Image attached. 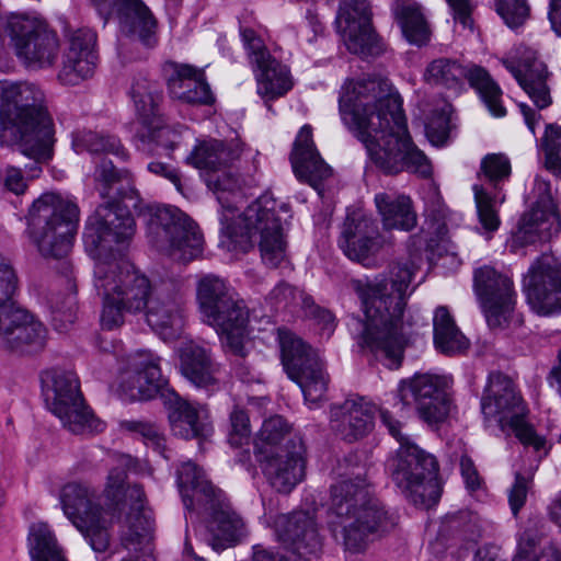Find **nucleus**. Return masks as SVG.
<instances>
[{
  "instance_id": "21",
  "label": "nucleus",
  "mask_w": 561,
  "mask_h": 561,
  "mask_svg": "<svg viewBox=\"0 0 561 561\" xmlns=\"http://www.w3.org/2000/svg\"><path fill=\"white\" fill-rule=\"evenodd\" d=\"M531 309L541 316L561 311V263L551 254H542L525 278Z\"/></svg>"
},
{
  "instance_id": "18",
  "label": "nucleus",
  "mask_w": 561,
  "mask_h": 561,
  "mask_svg": "<svg viewBox=\"0 0 561 561\" xmlns=\"http://www.w3.org/2000/svg\"><path fill=\"white\" fill-rule=\"evenodd\" d=\"M391 239L380 233L377 221L360 209L348 211L342 225L339 245L352 261L369 265L370 259Z\"/></svg>"
},
{
  "instance_id": "6",
  "label": "nucleus",
  "mask_w": 561,
  "mask_h": 561,
  "mask_svg": "<svg viewBox=\"0 0 561 561\" xmlns=\"http://www.w3.org/2000/svg\"><path fill=\"white\" fill-rule=\"evenodd\" d=\"M55 130L44 91L27 81H0V144L20 146L34 162L27 175L38 176L41 163L53 157Z\"/></svg>"
},
{
  "instance_id": "16",
  "label": "nucleus",
  "mask_w": 561,
  "mask_h": 561,
  "mask_svg": "<svg viewBox=\"0 0 561 561\" xmlns=\"http://www.w3.org/2000/svg\"><path fill=\"white\" fill-rule=\"evenodd\" d=\"M448 380L434 374H415L400 381L397 397L401 409L415 405L419 416L428 424L443 422L450 410Z\"/></svg>"
},
{
  "instance_id": "45",
  "label": "nucleus",
  "mask_w": 561,
  "mask_h": 561,
  "mask_svg": "<svg viewBox=\"0 0 561 561\" xmlns=\"http://www.w3.org/2000/svg\"><path fill=\"white\" fill-rule=\"evenodd\" d=\"M473 193L479 224L490 239L491 234L495 232L501 225L496 206L504 203L505 196L497 194L492 195L488 188L480 184L473 185Z\"/></svg>"
},
{
  "instance_id": "13",
  "label": "nucleus",
  "mask_w": 561,
  "mask_h": 561,
  "mask_svg": "<svg viewBox=\"0 0 561 561\" xmlns=\"http://www.w3.org/2000/svg\"><path fill=\"white\" fill-rule=\"evenodd\" d=\"M282 362L288 377L310 403L325 399L330 376L318 353L300 337L286 333L280 337Z\"/></svg>"
},
{
  "instance_id": "61",
  "label": "nucleus",
  "mask_w": 561,
  "mask_h": 561,
  "mask_svg": "<svg viewBox=\"0 0 561 561\" xmlns=\"http://www.w3.org/2000/svg\"><path fill=\"white\" fill-rule=\"evenodd\" d=\"M445 524L450 530L461 534H472L476 527V516L468 511H460L445 518Z\"/></svg>"
},
{
  "instance_id": "60",
  "label": "nucleus",
  "mask_w": 561,
  "mask_h": 561,
  "mask_svg": "<svg viewBox=\"0 0 561 561\" xmlns=\"http://www.w3.org/2000/svg\"><path fill=\"white\" fill-rule=\"evenodd\" d=\"M1 181L7 191L15 195L23 194L27 188V178L22 170L16 167L8 165L1 173Z\"/></svg>"
},
{
  "instance_id": "11",
  "label": "nucleus",
  "mask_w": 561,
  "mask_h": 561,
  "mask_svg": "<svg viewBox=\"0 0 561 561\" xmlns=\"http://www.w3.org/2000/svg\"><path fill=\"white\" fill-rule=\"evenodd\" d=\"M47 376L50 380L45 393L47 407L69 432L85 435L104 430V423L85 404L75 373L53 370Z\"/></svg>"
},
{
  "instance_id": "17",
  "label": "nucleus",
  "mask_w": 561,
  "mask_h": 561,
  "mask_svg": "<svg viewBox=\"0 0 561 561\" xmlns=\"http://www.w3.org/2000/svg\"><path fill=\"white\" fill-rule=\"evenodd\" d=\"M424 78L428 83L442 84L447 88H455L463 79H468L470 85L479 92L484 104L494 116L501 117L506 113L502 105L500 87L481 67L466 69L457 60L439 58L427 66Z\"/></svg>"
},
{
  "instance_id": "3",
  "label": "nucleus",
  "mask_w": 561,
  "mask_h": 561,
  "mask_svg": "<svg viewBox=\"0 0 561 561\" xmlns=\"http://www.w3.org/2000/svg\"><path fill=\"white\" fill-rule=\"evenodd\" d=\"M205 182L221 206V244L230 252L247 253L259 238L263 263L268 267H277L286 259L283 221L286 220L284 216L289 217V207L278 203L272 195L264 194L236 218V203L245 195L247 188L253 186L254 180L222 169L209 173Z\"/></svg>"
},
{
  "instance_id": "40",
  "label": "nucleus",
  "mask_w": 561,
  "mask_h": 561,
  "mask_svg": "<svg viewBox=\"0 0 561 561\" xmlns=\"http://www.w3.org/2000/svg\"><path fill=\"white\" fill-rule=\"evenodd\" d=\"M130 96L141 125L161 116L159 106L162 101V89L157 81L146 77L136 78L130 89Z\"/></svg>"
},
{
  "instance_id": "48",
  "label": "nucleus",
  "mask_w": 561,
  "mask_h": 561,
  "mask_svg": "<svg viewBox=\"0 0 561 561\" xmlns=\"http://www.w3.org/2000/svg\"><path fill=\"white\" fill-rule=\"evenodd\" d=\"M141 138L165 150H173L181 139V135L175 129L164 124L162 116L151 119L150 123L142 124Z\"/></svg>"
},
{
  "instance_id": "27",
  "label": "nucleus",
  "mask_w": 561,
  "mask_h": 561,
  "mask_svg": "<svg viewBox=\"0 0 561 561\" xmlns=\"http://www.w3.org/2000/svg\"><path fill=\"white\" fill-rule=\"evenodd\" d=\"M96 62L95 32L88 27L78 28L69 35L68 49L58 79L64 84L76 85L93 76Z\"/></svg>"
},
{
  "instance_id": "55",
  "label": "nucleus",
  "mask_w": 561,
  "mask_h": 561,
  "mask_svg": "<svg viewBox=\"0 0 561 561\" xmlns=\"http://www.w3.org/2000/svg\"><path fill=\"white\" fill-rule=\"evenodd\" d=\"M496 11L511 28L524 24L529 15L526 0H496Z\"/></svg>"
},
{
  "instance_id": "9",
  "label": "nucleus",
  "mask_w": 561,
  "mask_h": 561,
  "mask_svg": "<svg viewBox=\"0 0 561 561\" xmlns=\"http://www.w3.org/2000/svg\"><path fill=\"white\" fill-rule=\"evenodd\" d=\"M79 207L56 193L41 195L28 211V229L45 257L62 259L72 245L78 229Z\"/></svg>"
},
{
  "instance_id": "57",
  "label": "nucleus",
  "mask_w": 561,
  "mask_h": 561,
  "mask_svg": "<svg viewBox=\"0 0 561 561\" xmlns=\"http://www.w3.org/2000/svg\"><path fill=\"white\" fill-rule=\"evenodd\" d=\"M229 443L231 446H241L250 438V420L244 410L234 408L230 413Z\"/></svg>"
},
{
  "instance_id": "24",
  "label": "nucleus",
  "mask_w": 561,
  "mask_h": 561,
  "mask_svg": "<svg viewBox=\"0 0 561 561\" xmlns=\"http://www.w3.org/2000/svg\"><path fill=\"white\" fill-rule=\"evenodd\" d=\"M305 448L300 437L288 439L285 447L261 457L264 473L277 492L289 493L305 477Z\"/></svg>"
},
{
  "instance_id": "58",
  "label": "nucleus",
  "mask_w": 561,
  "mask_h": 561,
  "mask_svg": "<svg viewBox=\"0 0 561 561\" xmlns=\"http://www.w3.org/2000/svg\"><path fill=\"white\" fill-rule=\"evenodd\" d=\"M530 483V478L519 472L515 473V481L508 492V502L514 516H516L525 505Z\"/></svg>"
},
{
  "instance_id": "46",
  "label": "nucleus",
  "mask_w": 561,
  "mask_h": 561,
  "mask_svg": "<svg viewBox=\"0 0 561 561\" xmlns=\"http://www.w3.org/2000/svg\"><path fill=\"white\" fill-rule=\"evenodd\" d=\"M66 283L69 293L56 294L49 300L53 323L60 332L68 330L77 318L76 284L68 276Z\"/></svg>"
},
{
  "instance_id": "31",
  "label": "nucleus",
  "mask_w": 561,
  "mask_h": 561,
  "mask_svg": "<svg viewBox=\"0 0 561 561\" xmlns=\"http://www.w3.org/2000/svg\"><path fill=\"white\" fill-rule=\"evenodd\" d=\"M219 499L208 504L214 511L205 528V541L220 552L240 542L247 536L245 524L229 506H219Z\"/></svg>"
},
{
  "instance_id": "7",
  "label": "nucleus",
  "mask_w": 561,
  "mask_h": 561,
  "mask_svg": "<svg viewBox=\"0 0 561 561\" xmlns=\"http://www.w3.org/2000/svg\"><path fill=\"white\" fill-rule=\"evenodd\" d=\"M329 528L345 550L359 553L397 522L362 472L341 476L330 488Z\"/></svg>"
},
{
  "instance_id": "29",
  "label": "nucleus",
  "mask_w": 561,
  "mask_h": 561,
  "mask_svg": "<svg viewBox=\"0 0 561 561\" xmlns=\"http://www.w3.org/2000/svg\"><path fill=\"white\" fill-rule=\"evenodd\" d=\"M375 411L376 408L363 398L346 399L331 407V430L343 440H358L373 430Z\"/></svg>"
},
{
  "instance_id": "52",
  "label": "nucleus",
  "mask_w": 561,
  "mask_h": 561,
  "mask_svg": "<svg viewBox=\"0 0 561 561\" xmlns=\"http://www.w3.org/2000/svg\"><path fill=\"white\" fill-rule=\"evenodd\" d=\"M513 561H561V551L553 545L541 547L533 539L522 540Z\"/></svg>"
},
{
  "instance_id": "35",
  "label": "nucleus",
  "mask_w": 561,
  "mask_h": 561,
  "mask_svg": "<svg viewBox=\"0 0 561 561\" xmlns=\"http://www.w3.org/2000/svg\"><path fill=\"white\" fill-rule=\"evenodd\" d=\"M169 420L173 433L185 439L205 438L211 433L206 408L179 397H175L171 405Z\"/></svg>"
},
{
  "instance_id": "12",
  "label": "nucleus",
  "mask_w": 561,
  "mask_h": 561,
  "mask_svg": "<svg viewBox=\"0 0 561 561\" xmlns=\"http://www.w3.org/2000/svg\"><path fill=\"white\" fill-rule=\"evenodd\" d=\"M7 33L21 62L28 69L51 68L60 51L56 32L36 18L12 14L7 22Z\"/></svg>"
},
{
  "instance_id": "2",
  "label": "nucleus",
  "mask_w": 561,
  "mask_h": 561,
  "mask_svg": "<svg viewBox=\"0 0 561 561\" xmlns=\"http://www.w3.org/2000/svg\"><path fill=\"white\" fill-rule=\"evenodd\" d=\"M340 112L344 124L381 171L431 174L430 161L408 133L401 98L387 80L368 78L353 83L340 98Z\"/></svg>"
},
{
  "instance_id": "63",
  "label": "nucleus",
  "mask_w": 561,
  "mask_h": 561,
  "mask_svg": "<svg viewBox=\"0 0 561 561\" xmlns=\"http://www.w3.org/2000/svg\"><path fill=\"white\" fill-rule=\"evenodd\" d=\"M453 10L454 19L463 28L472 30V5L469 0H446Z\"/></svg>"
},
{
  "instance_id": "56",
  "label": "nucleus",
  "mask_w": 561,
  "mask_h": 561,
  "mask_svg": "<svg viewBox=\"0 0 561 561\" xmlns=\"http://www.w3.org/2000/svg\"><path fill=\"white\" fill-rule=\"evenodd\" d=\"M242 41L248 51L250 62L257 67L268 59H273L266 49L261 37L256 36L255 32L251 28H243L241 31Z\"/></svg>"
},
{
  "instance_id": "44",
  "label": "nucleus",
  "mask_w": 561,
  "mask_h": 561,
  "mask_svg": "<svg viewBox=\"0 0 561 561\" xmlns=\"http://www.w3.org/2000/svg\"><path fill=\"white\" fill-rule=\"evenodd\" d=\"M290 430L288 422L280 415L266 419L255 437V451L263 457L274 454L279 447H285L288 439L295 437L291 436Z\"/></svg>"
},
{
  "instance_id": "32",
  "label": "nucleus",
  "mask_w": 561,
  "mask_h": 561,
  "mask_svg": "<svg viewBox=\"0 0 561 561\" xmlns=\"http://www.w3.org/2000/svg\"><path fill=\"white\" fill-rule=\"evenodd\" d=\"M180 368L195 387L211 392L219 389V366L213 360L208 348L193 342L185 344L180 353Z\"/></svg>"
},
{
  "instance_id": "34",
  "label": "nucleus",
  "mask_w": 561,
  "mask_h": 561,
  "mask_svg": "<svg viewBox=\"0 0 561 561\" xmlns=\"http://www.w3.org/2000/svg\"><path fill=\"white\" fill-rule=\"evenodd\" d=\"M242 147L239 141L226 142L219 139L198 141L186 161L202 171L204 179L209 173L227 169L241 156Z\"/></svg>"
},
{
  "instance_id": "19",
  "label": "nucleus",
  "mask_w": 561,
  "mask_h": 561,
  "mask_svg": "<svg viewBox=\"0 0 561 561\" xmlns=\"http://www.w3.org/2000/svg\"><path fill=\"white\" fill-rule=\"evenodd\" d=\"M550 184L540 179L535 180L536 202L529 211L525 213L513 236L512 247H526L547 241L561 225L557 206L553 203Z\"/></svg>"
},
{
  "instance_id": "43",
  "label": "nucleus",
  "mask_w": 561,
  "mask_h": 561,
  "mask_svg": "<svg viewBox=\"0 0 561 561\" xmlns=\"http://www.w3.org/2000/svg\"><path fill=\"white\" fill-rule=\"evenodd\" d=\"M342 36L347 50L362 58L378 56L383 50L373 24H353L343 27Z\"/></svg>"
},
{
  "instance_id": "30",
  "label": "nucleus",
  "mask_w": 561,
  "mask_h": 561,
  "mask_svg": "<svg viewBox=\"0 0 561 561\" xmlns=\"http://www.w3.org/2000/svg\"><path fill=\"white\" fill-rule=\"evenodd\" d=\"M295 175L320 192L323 181L332 175V169L323 161L312 140V128L305 125L299 130L290 154Z\"/></svg>"
},
{
  "instance_id": "62",
  "label": "nucleus",
  "mask_w": 561,
  "mask_h": 561,
  "mask_svg": "<svg viewBox=\"0 0 561 561\" xmlns=\"http://www.w3.org/2000/svg\"><path fill=\"white\" fill-rule=\"evenodd\" d=\"M18 277L9 259L0 254V293H15Z\"/></svg>"
},
{
  "instance_id": "51",
  "label": "nucleus",
  "mask_w": 561,
  "mask_h": 561,
  "mask_svg": "<svg viewBox=\"0 0 561 561\" xmlns=\"http://www.w3.org/2000/svg\"><path fill=\"white\" fill-rule=\"evenodd\" d=\"M371 8L367 0H342L337 21L348 27L353 24H371Z\"/></svg>"
},
{
  "instance_id": "59",
  "label": "nucleus",
  "mask_w": 561,
  "mask_h": 561,
  "mask_svg": "<svg viewBox=\"0 0 561 561\" xmlns=\"http://www.w3.org/2000/svg\"><path fill=\"white\" fill-rule=\"evenodd\" d=\"M305 316L317 321L321 325V330L330 335L334 330V316L325 309L317 306L312 298L305 300Z\"/></svg>"
},
{
  "instance_id": "20",
  "label": "nucleus",
  "mask_w": 561,
  "mask_h": 561,
  "mask_svg": "<svg viewBox=\"0 0 561 561\" xmlns=\"http://www.w3.org/2000/svg\"><path fill=\"white\" fill-rule=\"evenodd\" d=\"M474 290L489 327L501 328L508 322L515 306V291L510 277L493 267H481L474 272Z\"/></svg>"
},
{
  "instance_id": "54",
  "label": "nucleus",
  "mask_w": 561,
  "mask_h": 561,
  "mask_svg": "<svg viewBox=\"0 0 561 561\" xmlns=\"http://www.w3.org/2000/svg\"><path fill=\"white\" fill-rule=\"evenodd\" d=\"M449 105H444L440 111H435L426 124V136L435 146L444 145L450 133Z\"/></svg>"
},
{
  "instance_id": "5",
  "label": "nucleus",
  "mask_w": 561,
  "mask_h": 561,
  "mask_svg": "<svg viewBox=\"0 0 561 561\" xmlns=\"http://www.w3.org/2000/svg\"><path fill=\"white\" fill-rule=\"evenodd\" d=\"M419 261L420 257L413 255L407 262H397L383 278L357 287L365 314L363 322L357 321L362 328L358 344L376 357L385 358L390 368L401 365L409 344L402 316Z\"/></svg>"
},
{
  "instance_id": "41",
  "label": "nucleus",
  "mask_w": 561,
  "mask_h": 561,
  "mask_svg": "<svg viewBox=\"0 0 561 561\" xmlns=\"http://www.w3.org/2000/svg\"><path fill=\"white\" fill-rule=\"evenodd\" d=\"M257 92L264 98L276 99L293 87L289 70L275 58L256 67Z\"/></svg>"
},
{
  "instance_id": "28",
  "label": "nucleus",
  "mask_w": 561,
  "mask_h": 561,
  "mask_svg": "<svg viewBox=\"0 0 561 561\" xmlns=\"http://www.w3.org/2000/svg\"><path fill=\"white\" fill-rule=\"evenodd\" d=\"M481 410L486 419H495L502 426L516 424L524 416L522 397L515 390L514 382L501 373H491Z\"/></svg>"
},
{
  "instance_id": "14",
  "label": "nucleus",
  "mask_w": 561,
  "mask_h": 561,
  "mask_svg": "<svg viewBox=\"0 0 561 561\" xmlns=\"http://www.w3.org/2000/svg\"><path fill=\"white\" fill-rule=\"evenodd\" d=\"M196 300L204 322L216 330L240 328L249 320V310L224 278L206 274L196 284Z\"/></svg>"
},
{
  "instance_id": "33",
  "label": "nucleus",
  "mask_w": 561,
  "mask_h": 561,
  "mask_svg": "<svg viewBox=\"0 0 561 561\" xmlns=\"http://www.w3.org/2000/svg\"><path fill=\"white\" fill-rule=\"evenodd\" d=\"M172 71L168 78V87L174 99L190 104H208L213 95L204 72L190 65L168 64Z\"/></svg>"
},
{
  "instance_id": "1",
  "label": "nucleus",
  "mask_w": 561,
  "mask_h": 561,
  "mask_svg": "<svg viewBox=\"0 0 561 561\" xmlns=\"http://www.w3.org/2000/svg\"><path fill=\"white\" fill-rule=\"evenodd\" d=\"M95 188L104 199L90 218L84 232L87 250L95 260L94 286L102 296L101 324L113 330L125 322V314L145 312L148 325L164 341L178 336L183 328L185 294L174 283L152 288L148 277L116 257L121 243L131 239L135 220L129 208L140 207L131 173L102 160L94 172Z\"/></svg>"
},
{
  "instance_id": "25",
  "label": "nucleus",
  "mask_w": 561,
  "mask_h": 561,
  "mask_svg": "<svg viewBox=\"0 0 561 561\" xmlns=\"http://www.w3.org/2000/svg\"><path fill=\"white\" fill-rule=\"evenodd\" d=\"M47 342V330L26 310L16 308L4 318L0 329V347L20 355L42 352Z\"/></svg>"
},
{
  "instance_id": "47",
  "label": "nucleus",
  "mask_w": 561,
  "mask_h": 561,
  "mask_svg": "<svg viewBox=\"0 0 561 561\" xmlns=\"http://www.w3.org/2000/svg\"><path fill=\"white\" fill-rule=\"evenodd\" d=\"M73 147L77 152L87 150L91 153H113L122 157L126 156L118 138L91 130L76 136L73 139Z\"/></svg>"
},
{
  "instance_id": "8",
  "label": "nucleus",
  "mask_w": 561,
  "mask_h": 561,
  "mask_svg": "<svg viewBox=\"0 0 561 561\" xmlns=\"http://www.w3.org/2000/svg\"><path fill=\"white\" fill-rule=\"evenodd\" d=\"M380 419L390 435L400 444L396 458L389 465L393 482L414 505L432 507L442 493L436 458L404 435L402 423L388 411H381Z\"/></svg>"
},
{
  "instance_id": "64",
  "label": "nucleus",
  "mask_w": 561,
  "mask_h": 561,
  "mask_svg": "<svg viewBox=\"0 0 561 561\" xmlns=\"http://www.w3.org/2000/svg\"><path fill=\"white\" fill-rule=\"evenodd\" d=\"M541 147L545 154L554 156L556 150L561 149V126L557 124H549L546 126L545 135L542 137Z\"/></svg>"
},
{
  "instance_id": "50",
  "label": "nucleus",
  "mask_w": 561,
  "mask_h": 561,
  "mask_svg": "<svg viewBox=\"0 0 561 561\" xmlns=\"http://www.w3.org/2000/svg\"><path fill=\"white\" fill-rule=\"evenodd\" d=\"M480 171L494 190L511 175L510 159L503 153H489L482 161Z\"/></svg>"
},
{
  "instance_id": "22",
  "label": "nucleus",
  "mask_w": 561,
  "mask_h": 561,
  "mask_svg": "<svg viewBox=\"0 0 561 561\" xmlns=\"http://www.w3.org/2000/svg\"><path fill=\"white\" fill-rule=\"evenodd\" d=\"M106 21L117 12L123 31L146 47L158 43V21L141 0H90Z\"/></svg>"
},
{
  "instance_id": "49",
  "label": "nucleus",
  "mask_w": 561,
  "mask_h": 561,
  "mask_svg": "<svg viewBox=\"0 0 561 561\" xmlns=\"http://www.w3.org/2000/svg\"><path fill=\"white\" fill-rule=\"evenodd\" d=\"M311 297L295 286L280 282L270 293L267 299L276 309L295 311L296 308L305 309V300Z\"/></svg>"
},
{
  "instance_id": "36",
  "label": "nucleus",
  "mask_w": 561,
  "mask_h": 561,
  "mask_svg": "<svg viewBox=\"0 0 561 561\" xmlns=\"http://www.w3.org/2000/svg\"><path fill=\"white\" fill-rule=\"evenodd\" d=\"M178 486L186 508L194 504L207 506L219 497L218 491L205 477L204 471L194 462L186 461L178 469Z\"/></svg>"
},
{
  "instance_id": "39",
  "label": "nucleus",
  "mask_w": 561,
  "mask_h": 561,
  "mask_svg": "<svg viewBox=\"0 0 561 561\" xmlns=\"http://www.w3.org/2000/svg\"><path fill=\"white\" fill-rule=\"evenodd\" d=\"M434 343L437 350L447 355L460 354L468 350L469 340L456 325L446 307H438L433 318Z\"/></svg>"
},
{
  "instance_id": "38",
  "label": "nucleus",
  "mask_w": 561,
  "mask_h": 561,
  "mask_svg": "<svg viewBox=\"0 0 561 561\" xmlns=\"http://www.w3.org/2000/svg\"><path fill=\"white\" fill-rule=\"evenodd\" d=\"M393 14L410 44L423 46L430 42L431 27L421 5L412 0H398Z\"/></svg>"
},
{
  "instance_id": "4",
  "label": "nucleus",
  "mask_w": 561,
  "mask_h": 561,
  "mask_svg": "<svg viewBox=\"0 0 561 561\" xmlns=\"http://www.w3.org/2000/svg\"><path fill=\"white\" fill-rule=\"evenodd\" d=\"M125 478L123 468L116 467L110 471L104 490L107 510L95 503L94 490L82 483H68L61 490L60 502L65 515L95 552H104L108 548L112 518L119 517L126 508L128 512L122 525L121 545L138 552L149 533L150 522L144 513L145 492L138 484L125 489Z\"/></svg>"
},
{
  "instance_id": "10",
  "label": "nucleus",
  "mask_w": 561,
  "mask_h": 561,
  "mask_svg": "<svg viewBox=\"0 0 561 561\" xmlns=\"http://www.w3.org/2000/svg\"><path fill=\"white\" fill-rule=\"evenodd\" d=\"M148 216L147 237L158 251L184 263L202 253L203 236L198 227L179 208L150 207Z\"/></svg>"
},
{
  "instance_id": "26",
  "label": "nucleus",
  "mask_w": 561,
  "mask_h": 561,
  "mask_svg": "<svg viewBox=\"0 0 561 561\" xmlns=\"http://www.w3.org/2000/svg\"><path fill=\"white\" fill-rule=\"evenodd\" d=\"M159 357L150 353L136 354L130 366L121 374L119 389L129 400H150L165 386L161 374Z\"/></svg>"
},
{
  "instance_id": "15",
  "label": "nucleus",
  "mask_w": 561,
  "mask_h": 561,
  "mask_svg": "<svg viewBox=\"0 0 561 561\" xmlns=\"http://www.w3.org/2000/svg\"><path fill=\"white\" fill-rule=\"evenodd\" d=\"M275 534L286 550L280 561H313L322 554L324 536L314 513L296 511L278 516Z\"/></svg>"
},
{
  "instance_id": "37",
  "label": "nucleus",
  "mask_w": 561,
  "mask_h": 561,
  "mask_svg": "<svg viewBox=\"0 0 561 561\" xmlns=\"http://www.w3.org/2000/svg\"><path fill=\"white\" fill-rule=\"evenodd\" d=\"M375 205L381 217L385 230L409 231L416 225V216L412 210L411 199L397 193H378Z\"/></svg>"
},
{
  "instance_id": "53",
  "label": "nucleus",
  "mask_w": 561,
  "mask_h": 561,
  "mask_svg": "<svg viewBox=\"0 0 561 561\" xmlns=\"http://www.w3.org/2000/svg\"><path fill=\"white\" fill-rule=\"evenodd\" d=\"M124 427L129 432L139 434L147 446L158 451L165 459L169 458L165 455V438L156 424L142 421H127L124 423Z\"/></svg>"
},
{
  "instance_id": "23",
  "label": "nucleus",
  "mask_w": 561,
  "mask_h": 561,
  "mask_svg": "<svg viewBox=\"0 0 561 561\" xmlns=\"http://www.w3.org/2000/svg\"><path fill=\"white\" fill-rule=\"evenodd\" d=\"M501 61L539 110L551 104L547 66L537 58L535 50L518 46Z\"/></svg>"
},
{
  "instance_id": "42",
  "label": "nucleus",
  "mask_w": 561,
  "mask_h": 561,
  "mask_svg": "<svg viewBox=\"0 0 561 561\" xmlns=\"http://www.w3.org/2000/svg\"><path fill=\"white\" fill-rule=\"evenodd\" d=\"M27 542L32 561H66L55 534L45 523L31 525Z\"/></svg>"
}]
</instances>
